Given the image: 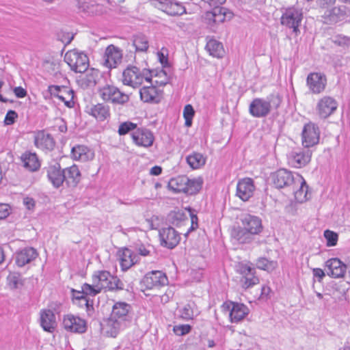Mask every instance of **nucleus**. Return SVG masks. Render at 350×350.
Wrapping results in <instances>:
<instances>
[{"mask_svg":"<svg viewBox=\"0 0 350 350\" xmlns=\"http://www.w3.org/2000/svg\"><path fill=\"white\" fill-rule=\"evenodd\" d=\"M98 93L101 98L113 104L124 105L129 100V95L121 92L117 87L105 85L100 88Z\"/></svg>","mask_w":350,"mask_h":350,"instance_id":"6e6552de","label":"nucleus"},{"mask_svg":"<svg viewBox=\"0 0 350 350\" xmlns=\"http://www.w3.org/2000/svg\"><path fill=\"white\" fill-rule=\"evenodd\" d=\"M320 131L314 123L306 124L302 131V144L306 148L312 147L319 143Z\"/></svg>","mask_w":350,"mask_h":350,"instance_id":"ddd939ff","label":"nucleus"},{"mask_svg":"<svg viewBox=\"0 0 350 350\" xmlns=\"http://www.w3.org/2000/svg\"><path fill=\"white\" fill-rule=\"evenodd\" d=\"M231 237L240 244L250 243L254 240V235L242 226L235 227L232 230Z\"/></svg>","mask_w":350,"mask_h":350,"instance_id":"c85d7f7f","label":"nucleus"},{"mask_svg":"<svg viewBox=\"0 0 350 350\" xmlns=\"http://www.w3.org/2000/svg\"><path fill=\"white\" fill-rule=\"evenodd\" d=\"M174 332L178 336H183L188 334L191 330V326L189 325H180L174 327Z\"/></svg>","mask_w":350,"mask_h":350,"instance_id":"5fc2aeb1","label":"nucleus"},{"mask_svg":"<svg viewBox=\"0 0 350 350\" xmlns=\"http://www.w3.org/2000/svg\"><path fill=\"white\" fill-rule=\"evenodd\" d=\"M64 61L75 72L83 73L89 67L88 57L76 49L68 51L64 55Z\"/></svg>","mask_w":350,"mask_h":350,"instance_id":"39448f33","label":"nucleus"},{"mask_svg":"<svg viewBox=\"0 0 350 350\" xmlns=\"http://www.w3.org/2000/svg\"><path fill=\"white\" fill-rule=\"evenodd\" d=\"M73 299L78 300L79 301H83L88 309L90 306H91L89 304V301L86 299L85 295L83 293L82 289L81 291H73Z\"/></svg>","mask_w":350,"mask_h":350,"instance_id":"6e6d98bb","label":"nucleus"},{"mask_svg":"<svg viewBox=\"0 0 350 350\" xmlns=\"http://www.w3.org/2000/svg\"><path fill=\"white\" fill-rule=\"evenodd\" d=\"M241 221L242 226L254 236L259 234L262 230V221L257 216L244 214L241 216Z\"/></svg>","mask_w":350,"mask_h":350,"instance_id":"4be33fe9","label":"nucleus"},{"mask_svg":"<svg viewBox=\"0 0 350 350\" xmlns=\"http://www.w3.org/2000/svg\"><path fill=\"white\" fill-rule=\"evenodd\" d=\"M159 8L170 16L181 15L185 12V8L179 3L164 0L160 2Z\"/></svg>","mask_w":350,"mask_h":350,"instance_id":"473e14b6","label":"nucleus"},{"mask_svg":"<svg viewBox=\"0 0 350 350\" xmlns=\"http://www.w3.org/2000/svg\"><path fill=\"white\" fill-rule=\"evenodd\" d=\"M223 306L230 311L229 317L232 323L242 321L250 312L249 308L243 304L230 302L224 304Z\"/></svg>","mask_w":350,"mask_h":350,"instance_id":"dca6fc26","label":"nucleus"},{"mask_svg":"<svg viewBox=\"0 0 350 350\" xmlns=\"http://www.w3.org/2000/svg\"><path fill=\"white\" fill-rule=\"evenodd\" d=\"M194 115V110L191 105H187L183 111L184 118H192Z\"/></svg>","mask_w":350,"mask_h":350,"instance_id":"680f3d73","label":"nucleus"},{"mask_svg":"<svg viewBox=\"0 0 350 350\" xmlns=\"http://www.w3.org/2000/svg\"><path fill=\"white\" fill-rule=\"evenodd\" d=\"M38 254L33 247H25L15 254L16 264L18 267H24L35 260Z\"/></svg>","mask_w":350,"mask_h":350,"instance_id":"393cba45","label":"nucleus"},{"mask_svg":"<svg viewBox=\"0 0 350 350\" xmlns=\"http://www.w3.org/2000/svg\"><path fill=\"white\" fill-rule=\"evenodd\" d=\"M139 94L142 100L145 103H158L159 100L158 90L154 86L144 87L140 90Z\"/></svg>","mask_w":350,"mask_h":350,"instance_id":"f704fd0d","label":"nucleus"},{"mask_svg":"<svg viewBox=\"0 0 350 350\" xmlns=\"http://www.w3.org/2000/svg\"><path fill=\"white\" fill-rule=\"evenodd\" d=\"M213 10L211 12H207L204 16V21L206 24L212 25L215 24Z\"/></svg>","mask_w":350,"mask_h":350,"instance_id":"052dcab7","label":"nucleus"},{"mask_svg":"<svg viewBox=\"0 0 350 350\" xmlns=\"http://www.w3.org/2000/svg\"><path fill=\"white\" fill-rule=\"evenodd\" d=\"M282 103L278 94H272L266 98H254L249 107L250 113L255 118L266 117L271 110L277 109Z\"/></svg>","mask_w":350,"mask_h":350,"instance_id":"f03ea898","label":"nucleus"},{"mask_svg":"<svg viewBox=\"0 0 350 350\" xmlns=\"http://www.w3.org/2000/svg\"><path fill=\"white\" fill-rule=\"evenodd\" d=\"M193 302H189L185 304L183 308L179 310L180 317L184 320H191L194 317Z\"/></svg>","mask_w":350,"mask_h":350,"instance_id":"37998d69","label":"nucleus"},{"mask_svg":"<svg viewBox=\"0 0 350 350\" xmlns=\"http://www.w3.org/2000/svg\"><path fill=\"white\" fill-rule=\"evenodd\" d=\"M161 243L169 249L176 247L180 240V234L172 227L163 228L159 231Z\"/></svg>","mask_w":350,"mask_h":350,"instance_id":"f3484780","label":"nucleus"},{"mask_svg":"<svg viewBox=\"0 0 350 350\" xmlns=\"http://www.w3.org/2000/svg\"><path fill=\"white\" fill-rule=\"evenodd\" d=\"M96 286H97V284L94 282V280H92V284H89L88 283L83 284V285L81 286V289L83 290V292L85 293V296H95L101 292L100 288H98Z\"/></svg>","mask_w":350,"mask_h":350,"instance_id":"a18cd8bd","label":"nucleus"},{"mask_svg":"<svg viewBox=\"0 0 350 350\" xmlns=\"http://www.w3.org/2000/svg\"><path fill=\"white\" fill-rule=\"evenodd\" d=\"M21 161L24 167L31 172L36 171L40 166L38 157L35 153L25 152L21 156Z\"/></svg>","mask_w":350,"mask_h":350,"instance_id":"72a5a7b5","label":"nucleus"},{"mask_svg":"<svg viewBox=\"0 0 350 350\" xmlns=\"http://www.w3.org/2000/svg\"><path fill=\"white\" fill-rule=\"evenodd\" d=\"M133 45L136 52H146L149 46L148 40L143 34H137L133 38Z\"/></svg>","mask_w":350,"mask_h":350,"instance_id":"58836bf2","label":"nucleus"},{"mask_svg":"<svg viewBox=\"0 0 350 350\" xmlns=\"http://www.w3.org/2000/svg\"><path fill=\"white\" fill-rule=\"evenodd\" d=\"M86 74L81 79L83 83L87 87H92L96 84L99 71L94 68L87 69Z\"/></svg>","mask_w":350,"mask_h":350,"instance_id":"a19ab883","label":"nucleus"},{"mask_svg":"<svg viewBox=\"0 0 350 350\" xmlns=\"http://www.w3.org/2000/svg\"><path fill=\"white\" fill-rule=\"evenodd\" d=\"M24 205L29 209L31 210L35 206V201L32 198L25 197L23 199Z\"/></svg>","mask_w":350,"mask_h":350,"instance_id":"0e129e2a","label":"nucleus"},{"mask_svg":"<svg viewBox=\"0 0 350 350\" xmlns=\"http://www.w3.org/2000/svg\"><path fill=\"white\" fill-rule=\"evenodd\" d=\"M327 274L334 278H344L347 265L338 258H333L325 262Z\"/></svg>","mask_w":350,"mask_h":350,"instance_id":"6ab92c4d","label":"nucleus"},{"mask_svg":"<svg viewBox=\"0 0 350 350\" xmlns=\"http://www.w3.org/2000/svg\"><path fill=\"white\" fill-rule=\"evenodd\" d=\"M202 181L200 179H189V183L186 184L187 188L185 193L193 195L200 191L202 187Z\"/></svg>","mask_w":350,"mask_h":350,"instance_id":"c03bdc74","label":"nucleus"},{"mask_svg":"<svg viewBox=\"0 0 350 350\" xmlns=\"http://www.w3.org/2000/svg\"><path fill=\"white\" fill-rule=\"evenodd\" d=\"M144 80L150 81V71L147 69L141 70L135 66L129 65L122 72V83L133 88L140 86Z\"/></svg>","mask_w":350,"mask_h":350,"instance_id":"7ed1b4c3","label":"nucleus"},{"mask_svg":"<svg viewBox=\"0 0 350 350\" xmlns=\"http://www.w3.org/2000/svg\"><path fill=\"white\" fill-rule=\"evenodd\" d=\"M131 135L133 141L136 145L145 148L150 147L154 140L153 133L145 128L136 129Z\"/></svg>","mask_w":350,"mask_h":350,"instance_id":"aec40b11","label":"nucleus"},{"mask_svg":"<svg viewBox=\"0 0 350 350\" xmlns=\"http://www.w3.org/2000/svg\"><path fill=\"white\" fill-rule=\"evenodd\" d=\"M256 267L265 271H272L276 268L277 262L273 260L270 261L265 258H260L256 262Z\"/></svg>","mask_w":350,"mask_h":350,"instance_id":"79ce46f5","label":"nucleus"},{"mask_svg":"<svg viewBox=\"0 0 350 350\" xmlns=\"http://www.w3.org/2000/svg\"><path fill=\"white\" fill-rule=\"evenodd\" d=\"M306 85L312 94H319L326 88L327 77L321 72H311L307 77Z\"/></svg>","mask_w":350,"mask_h":350,"instance_id":"9b49d317","label":"nucleus"},{"mask_svg":"<svg viewBox=\"0 0 350 350\" xmlns=\"http://www.w3.org/2000/svg\"><path fill=\"white\" fill-rule=\"evenodd\" d=\"M137 128V124L131 122H125L119 126L118 133L120 135H126L129 131L134 130Z\"/></svg>","mask_w":350,"mask_h":350,"instance_id":"603ef678","label":"nucleus"},{"mask_svg":"<svg viewBox=\"0 0 350 350\" xmlns=\"http://www.w3.org/2000/svg\"><path fill=\"white\" fill-rule=\"evenodd\" d=\"M63 325L65 329L70 332L83 333L86 330L85 321L72 314L64 316Z\"/></svg>","mask_w":350,"mask_h":350,"instance_id":"412c9836","label":"nucleus"},{"mask_svg":"<svg viewBox=\"0 0 350 350\" xmlns=\"http://www.w3.org/2000/svg\"><path fill=\"white\" fill-rule=\"evenodd\" d=\"M347 16V7L340 5L328 8L324 12L323 18L325 23L332 25L345 20Z\"/></svg>","mask_w":350,"mask_h":350,"instance_id":"2eb2a0df","label":"nucleus"},{"mask_svg":"<svg viewBox=\"0 0 350 350\" xmlns=\"http://www.w3.org/2000/svg\"><path fill=\"white\" fill-rule=\"evenodd\" d=\"M243 288L247 289L258 283L259 280L257 277L253 275L243 276L241 280Z\"/></svg>","mask_w":350,"mask_h":350,"instance_id":"8fccbe9b","label":"nucleus"},{"mask_svg":"<svg viewBox=\"0 0 350 350\" xmlns=\"http://www.w3.org/2000/svg\"><path fill=\"white\" fill-rule=\"evenodd\" d=\"M71 157L75 160L85 162L92 160L94 153L85 146H77L72 148Z\"/></svg>","mask_w":350,"mask_h":350,"instance_id":"7c9ffc66","label":"nucleus"},{"mask_svg":"<svg viewBox=\"0 0 350 350\" xmlns=\"http://www.w3.org/2000/svg\"><path fill=\"white\" fill-rule=\"evenodd\" d=\"M299 182V183H297L295 181L291 189L293 191L295 200L299 203H303L310 198V194L308 193V186L302 176Z\"/></svg>","mask_w":350,"mask_h":350,"instance_id":"bb28decb","label":"nucleus"},{"mask_svg":"<svg viewBox=\"0 0 350 350\" xmlns=\"http://www.w3.org/2000/svg\"><path fill=\"white\" fill-rule=\"evenodd\" d=\"M17 113L12 110L9 111L5 118L4 122L7 125L12 124L14 122V120L17 118Z\"/></svg>","mask_w":350,"mask_h":350,"instance_id":"13d9d810","label":"nucleus"},{"mask_svg":"<svg viewBox=\"0 0 350 350\" xmlns=\"http://www.w3.org/2000/svg\"><path fill=\"white\" fill-rule=\"evenodd\" d=\"M40 325L46 332L52 333L56 327L55 317L51 310H46L41 312Z\"/></svg>","mask_w":350,"mask_h":350,"instance_id":"c756f323","label":"nucleus"},{"mask_svg":"<svg viewBox=\"0 0 350 350\" xmlns=\"http://www.w3.org/2000/svg\"><path fill=\"white\" fill-rule=\"evenodd\" d=\"M14 92L18 98H24L27 94L26 90L23 89L22 87L15 88L14 90Z\"/></svg>","mask_w":350,"mask_h":350,"instance_id":"69168bd1","label":"nucleus"},{"mask_svg":"<svg viewBox=\"0 0 350 350\" xmlns=\"http://www.w3.org/2000/svg\"><path fill=\"white\" fill-rule=\"evenodd\" d=\"M332 42L338 46H345L349 44V38L342 35H337L332 38Z\"/></svg>","mask_w":350,"mask_h":350,"instance_id":"864d4df0","label":"nucleus"},{"mask_svg":"<svg viewBox=\"0 0 350 350\" xmlns=\"http://www.w3.org/2000/svg\"><path fill=\"white\" fill-rule=\"evenodd\" d=\"M35 146L43 151H51L55 146V142L52 136L44 131H38L34 137Z\"/></svg>","mask_w":350,"mask_h":350,"instance_id":"b1692460","label":"nucleus"},{"mask_svg":"<svg viewBox=\"0 0 350 350\" xmlns=\"http://www.w3.org/2000/svg\"><path fill=\"white\" fill-rule=\"evenodd\" d=\"M255 186L252 178L239 180L237 185V196L243 201H247L254 194Z\"/></svg>","mask_w":350,"mask_h":350,"instance_id":"5701e85b","label":"nucleus"},{"mask_svg":"<svg viewBox=\"0 0 350 350\" xmlns=\"http://www.w3.org/2000/svg\"><path fill=\"white\" fill-rule=\"evenodd\" d=\"M119 260L122 271H126L138 260V256L131 250L124 248L118 252Z\"/></svg>","mask_w":350,"mask_h":350,"instance_id":"cd10ccee","label":"nucleus"},{"mask_svg":"<svg viewBox=\"0 0 350 350\" xmlns=\"http://www.w3.org/2000/svg\"><path fill=\"white\" fill-rule=\"evenodd\" d=\"M131 306L126 302H117L112 308L110 317L107 319L104 329L107 336L116 337L120 330L125 327L129 320Z\"/></svg>","mask_w":350,"mask_h":350,"instance_id":"f257e3e1","label":"nucleus"},{"mask_svg":"<svg viewBox=\"0 0 350 350\" xmlns=\"http://www.w3.org/2000/svg\"><path fill=\"white\" fill-rule=\"evenodd\" d=\"M338 108V103L335 98L329 96H324L319 99L316 105V111L321 119H326L333 114Z\"/></svg>","mask_w":350,"mask_h":350,"instance_id":"9d476101","label":"nucleus"},{"mask_svg":"<svg viewBox=\"0 0 350 350\" xmlns=\"http://www.w3.org/2000/svg\"><path fill=\"white\" fill-rule=\"evenodd\" d=\"M90 113L96 119L103 121L109 117V107L104 104L98 103L90 108Z\"/></svg>","mask_w":350,"mask_h":350,"instance_id":"4c0bfd02","label":"nucleus"},{"mask_svg":"<svg viewBox=\"0 0 350 350\" xmlns=\"http://www.w3.org/2000/svg\"><path fill=\"white\" fill-rule=\"evenodd\" d=\"M189 183V178L186 176H180L176 178H171L168 183V187L170 189L179 193L183 192L185 193L187 185Z\"/></svg>","mask_w":350,"mask_h":350,"instance_id":"e433bc0d","label":"nucleus"},{"mask_svg":"<svg viewBox=\"0 0 350 350\" xmlns=\"http://www.w3.org/2000/svg\"><path fill=\"white\" fill-rule=\"evenodd\" d=\"M187 163L193 169H198L205 164L206 159L200 153L193 152L186 158Z\"/></svg>","mask_w":350,"mask_h":350,"instance_id":"ea45409f","label":"nucleus"},{"mask_svg":"<svg viewBox=\"0 0 350 350\" xmlns=\"http://www.w3.org/2000/svg\"><path fill=\"white\" fill-rule=\"evenodd\" d=\"M64 176L66 185L75 187L81 180V172L76 165L64 169Z\"/></svg>","mask_w":350,"mask_h":350,"instance_id":"2f4dec72","label":"nucleus"},{"mask_svg":"<svg viewBox=\"0 0 350 350\" xmlns=\"http://www.w3.org/2000/svg\"><path fill=\"white\" fill-rule=\"evenodd\" d=\"M271 178L276 188L282 189L288 187L291 189L295 181L299 183V181L301 180V175L297 173L293 174L291 172L285 169H280L271 174Z\"/></svg>","mask_w":350,"mask_h":350,"instance_id":"0eeeda50","label":"nucleus"},{"mask_svg":"<svg viewBox=\"0 0 350 350\" xmlns=\"http://www.w3.org/2000/svg\"><path fill=\"white\" fill-rule=\"evenodd\" d=\"M47 176L53 185L59 188L65 180L64 170H62L60 165L57 163L49 165L47 169Z\"/></svg>","mask_w":350,"mask_h":350,"instance_id":"a878e982","label":"nucleus"},{"mask_svg":"<svg viewBox=\"0 0 350 350\" xmlns=\"http://www.w3.org/2000/svg\"><path fill=\"white\" fill-rule=\"evenodd\" d=\"M92 280L97 284L100 291H118L124 289V284L116 276L107 271H96L94 273Z\"/></svg>","mask_w":350,"mask_h":350,"instance_id":"20e7f679","label":"nucleus"},{"mask_svg":"<svg viewBox=\"0 0 350 350\" xmlns=\"http://www.w3.org/2000/svg\"><path fill=\"white\" fill-rule=\"evenodd\" d=\"M205 49L210 55L217 58L222 57L225 53L222 43L215 39L207 41Z\"/></svg>","mask_w":350,"mask_h":350,"instance_id":"c9c22d12","label":"nucleus"},{"mask_svg":"<svg viewBox=\"0 0 350 350\" xmlns=\"http://www.w3.org/2000/svg\"><path fill=\"white\" fill-rule=\"evenodd\" d=\"M324 237L327 240V245L329 247L334 246L338 241V234L333 231L327 230L324 232Z\"/></svg>","mask_w":350,"mask_h":350,"instance_id":"3c124183","label":"nucleus"},{"mask_svg":"<svg viewBox=\"0 0 350 350\" xmlns=\"http://www.w3.org/2000/svg\"><path fill=\"white\" fill-rule=\"evenodd\" d=\"M168 284V279L165 273L161 271H152L147 273L141 280L142 290H159Z\"/></svg>","mask_w":350,"mask_h":350,"instance_id":"423d86ee","label":"nucleus"},{"mask_svg":"<svg viewBox=\"0 0 350 350\" xmlns=\"http://www.w3.org/2000/svg\"><path fill=\"white\" fill-rule=\"evenodd\" d=\"M122 59V52L117 46L111 44L108 46L103 56V65L111 69L116 68L121 64Z\"/></svg>","mask_w":350,"mask_h":350,"instance_id":"4468645a","label":"nucleus"},{"mask_svg":"<svg viewBox=\"0 0 350 350\" xmlns=\"http://www.w3.org/2000/svg\"><path fill=\"white\" fill-rule=\"evenodd\" d=\"M303 19L301 9L292 7L286 10L281 17V24L293 30L296 35L300 31L299 27Z\"/></svg>","mask_w":350,"mask_h":350,"instance_id":"1a4fd4ad","label":"nucleus"},{"mask_svg":"<svg viewBox=\"0 0 350 350\" xmlns=\"http://www.w3.org/2000/svg\"><path fill=\"white\" fill-rule=\"evenodd\" d=\"M312 273L314 277L318 278L319 282H321V280L325 275L324 271L320 268H314L312 269Z\"/></svg>","mask_w":350,"mask_h":350,"instance_id":"e2e57ef3","label":"nucleus"},{"mask_svg":"<svg viewBox=\"0 0 350 350\" xmlns=\"http://www.w3.org/2000/svg\"><path fill=\"white\" fill-rule=\"evenodd\" d=\"M239 271L243 275V276L253 275L254 274V269L247 265H239Z\"/></svg>","mask_w":350,"mask_h":350,"instance_id":"4d7b16f0","label":"nucleus"},{"mask_svg":"<svg viewBox=\"0 0 350 350\" xmlns=\"http://www.w3.org/2000/svg\"><path fill=\"white\" fill-rule=\"evenodd\" d=\"M48 90L51 96L57 98L66 106L72 107L74 105V92L66 86L49 85Z\"/></svg>","mask_w":350,"mask_h":350,"instance_id":"f8f14e48","label":"nucleus"},{"mask_svg":"<svg viewBox=\"0 0 350 350\" xmlns=\"http://www.w3.org/2000/svg\"><path fill=\"white\" fill-rule=\"evenodd\" d=\"M311 155L309 150H295L289 153L288 161L293 167L301 168L310 161Z\"/></svg>","mask_w":350,"mask_h":350,"instance_id":"a211bd4d","label":"nucleus"},{"mask_svg":"<svg viewBox=\"0 0 350 350\" xmlns=\"http://www.w3.org/2000/svg\"><path fill=\"white\" fill-rule=\"evenodd\" d=\"M205 3H208L210 6L217 7L220 5L224 4L226 0H202Z\"/></svg>","mask_w":350,"mask_h":350,"instance_id":"338daca9","label":"nucleus"},{"mask_svg":"<svg viewBox=\"0 0 350 350\" xmlns=\"http://www.w3.org/2000/svg\"><path fill=\"white\" fill-rule=\"evenodd\" d=\"M162 172V168L159 166H154L150 169V174L158 176L161 174Z\"/></svg>","mask_w":350,"mask_h":350,"instance_id":"774afa93","label":"nucleus"},{"mask_svg":"<svg viewBox=\"0 0 350 350\" xmlns=\"http://www.w3.org/2000/svg\"><path fill=\"white\" fill-rule=\"evenodd\" d=\"M213 13L215 24H219L224 22L226 19L225 8L220 6L214 7Z\"/></svg>","mask_w":350,"mask_h":350,"instance_id":"09e8293b","label":"nucleus"},{"mask_svg":"<svg viewBox=\"0 0 350 350\" xmlns=\"http://www.w3.org/2000/svg\"><path fill=\"white\" fill-rule=\"evenodd\" d=\"M10 206L6 204H0V219L6 218L10 215Z\"/></svg>","mask_w":350,"mask_h":350,"instance_id":"bf43d9fd","label":"nucleus"},{"mask_svg":"<svg viewBox=\"0 0 350 350\" xmlns=\"http://www.w3.org/2000/svg\"><path fill=\"white\" fill-rule=\"evenodd\" d=\"M8 282L9 286L12 288H17L20 285H22V278L18 273H10L8 276Z\"/></svg>","mask_w":350,"mask_h":350,"instance_id":"49530a36","label":"nucleus"},{"mask_svg":"<svg viewBox=\"0 0 350 350\" xmlns=\"http://www.w3.org/2000/svg\"><path fill=\"white\" fill-rule=\"evenodd\" d=\"M186 217L181 212H172L168 215V220L174 226H178L185 221Z\"/></svg>","mask_w":350,"mask_h":350,"instance_id":"de8ad7c7","label":"nucleus"}]
</instances>
